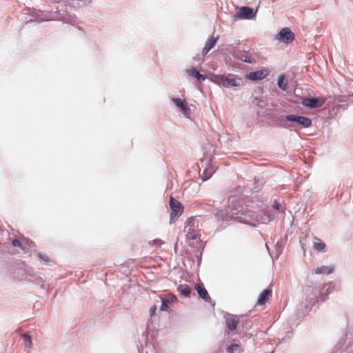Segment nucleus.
Masks as SVG:
<instances>
[{
	"mask_svg": "<svg viewBox=\"0 0 353 353\" xmlns=\"http://www.w3.org/2000/svg\"><path fill=\"white\" fill-rule=\"evenodd\" d=\"M214 83L219 86L225 88L239 87L241 84V79L236 78L234 74L214 75L212 77Z\"/></svg>",
	"mask_w": 353,
	"mask_h": 353,
	"instance_id": "obj_1",
	"label": "nucleus"
},
{
	"mask_svg": "<svg viewBox=\"0 0 353 353\" xmlns=\"http://www.w3.org/2000/svg\"><path fill=\"white\" fill-rule=\"evenodd\" d=\"M185 231L186 237L189 240L196 239L199 236L198 224L194 218L190 217L187 219Z\"/></svg>",
	"mask_w": 353,
	"mask_h": 353,
	"instance_id": "obj_2",
	"label": "nucleus"
},
{
	"mask_svg": "<svg viewBox=\"0 0 353 353\" xmlns=\"http://www.w3.org/2000/svg\"><path fill=\"white\" fill-rule=\"evenodd\" d=\"M170 206L172 210L170 213V221H173L175 219L181 216L183 212V207L179 201L170 196Z\"/></svg>",
	"mask_w": 353,
	"mask_h": 353,
	"instance_id": "obj_3",
	"label": "nucleus"
},
{
	"mask_svg": "<svg viewBox=\"0 0 353 353\" xmlns=\"http://www.w3.org/2000/svg\"><path fill=\"white\" fill-rule=\"evenodd\" d=\"M325 102V99L323 97L319 98H305L301 103L303 106L315 108L321 107Z\"/></svg>",
	"mask_w": 353,
	"mask_h": 353,
	"instance_id": "obj_4",
	"label": "nucleus"
},
{
	"mask_svg": "<svg viewBox=\"0 0 353 353\" xmlns=\"http://www.w3.org/2000/svg\"><path fill=\"white\" fill-rule=\"evenodd\" d=\"M285 119L288 121L296 122L303 128H308L312 125V121L307 117L294 114L287 115Z\"/></svg>",
	"mask_w": 353,
	"mask_h": 353,
	"instance_id": "obj_5",
	"label": "nucleus"
},
{
	"mask_svg": "<svg viewBox=\"0 0 353 353\" xmlns=\"http://www.w3.org/2000/svg\"><path fill=\"white\" fill-rule=\"evenodd\" d=\"M277 39L285 43L292 42L294 39V33L288 28H283L277 35Z\"/></svg>",
	"mask_w": 353,
	"mask_h": 353,
	"instance_id": "obj_6",
	"label": "nucleus"
},
{
	"mask_svg": "<svg viewBox=\"0 0 353 353\" xmlns=\"http://www.w3.org/2000/svg\"><path fill=\"white\" fill-rule=\"evenodd\" d=\"M172 101L174 104L181 109L185 117H188L190 115V108L188 106L185 100H182L180 98H174Z\"/></svg>",
	"mask_w": 353,
	"mask_h": 353,
	"instance_id": "obj_7",
	"label": "nucleus"
},
{
	"mask_svg": "<svg viewBox=\"0 0 353 353\" xmlns=\"http://www.w3.org/2000/svg\"><path fill=\"white\" fill-rule=\"evenodd\" d=\"M269 74V70L268 69H263L256 72H251L248 75V79L256 81L261 80L265 78Z\"/></svg>",
	"mask_w": 353,
	"mask_h": 353,
	"instance_id": "obj_8",
	"label": "nucleus"
},
{
	"mask_svg": "<svg viewBox=\"0 0 353 353\" xmlns=\"http://www.w3.org/2000/svg\"><path fill=\"white\" fill-rule=\"evenodd\" d=\"M236 17L239 19H251L253 17V10L249 7H242L236 12Z\"/></svg>",
	"mask_w": 353,
	"mask_h": 353,
	"instance_id": "obj_9",
	"label": "nucleus"
},
{
	"mask_svg": "<svg viewBox=\"0 0 353 353\" xmlns=\"http://www.w3.org/2000/svg\"><path fill=\"white\" fill-rule=\"evenodd\" d=\"M333 290H334V285L332 283H329L324 285L323 287L322 288V290H321V294L319 296V299L323 302L325 301L327 299V295L330 293L332 292Z\"/></svg>",
	"mask_w": 353,
	"mask_h": 353,
	"instance_id": "obj_10",
	"label": "nucleus"
},
{
	"mask_svg": "<svg viewBox=\"0 0 353 353\" xmlns=\"http://www.w3.org/2000/svg\"><path fill=\"white\" fill-rule=\"evenodd\" d=\"M272 296V290L271 289H265L259 295L257 305H264Z\"/></svg>",
	"mask_w": 353,
	"mask_h": 353,
	"instance_id": "obj_11",
	"label": "nucleus"
},
{
	"mask_svg": "<svg viewBox=\"0 0 353 353\" xmlns=\"http://www.w3.org/2000/svg\"><path fill=\"white\" fill-rule=\"evenodd\" d=\"M225 322L228 328L232 331L236 328L239 323V319L236 316L228 315L225 319Z\"/></svg>",
	"mask_w": 353,
	"mask_h": 353,
	"instance_id": "obj_12",
	"label": "nucleus"
},
{
	"mask_svg": "<svg viewBox=\"0 0 353 353\" xmlns=\"http://www.w3.org/2000/svg\"><path fill=\"white\" fill-rule=\"evenodd\" d=\"M245 212V217L244 218V219L243 221V222L248 223L251 224L252 220L256 221L257 222L259 221L258 215L255 212L250 211L249 210H247Z\"/></svg>",
	"mask_w": 353,
	"mask_h": 353,
	"instance_id": "obj_13",
	"label": "nucleus"
},
{
	"mask_svg": "<svg viewBox=\"0 0 353 353\" xmlns=\"http://www.w3.org/2000/svg\"><path fill=\"white\" fill-rule=\"evenodd\" d=\"M196 290L198 292L199 296L206 301L210 300V296L208 294V291L203 287V285H198L196 287Z\"/></svg>",
	"mask_w": 353,
	"mask_h": 353,
	"instance_id": "obj_14",
	"label": "nucleus"
},
{
	"mask_svg": "<svg viewBox=\"0 0 353 353\" xmlns=\"http://www.w3.org/2000/svg\"><path fill=\"white\" fill-rule=\"evenodd\" d=\"M217 39L214 37L209 38L203 49V55H205L216 43Z\"/></svg>",
	"mask_w": 353,
	"mask_h": 353,
	"instance_id": "obj_15",
	"label": "nucleus"
},
{
	"mask_svg": "<svg viewBox=\"0 0 353 353\" xmlns=\"http://www.w3.org/2000/svg\"><path fill=\"white\" fill-rule=\"evenodd\" d=\"M186 72L190 76L195 77L199 81H204L205 79V76L200 74L199 72L194 68L187 70Z\"/></svg>",
	"mask_w": 353,
	"mask_h": 353,
	"instance_id": "obj_16",
	"label": "nucleus"
},
{
	"mask_svg": "<svg viewBox=\"0 0 353 353\" xmlns=\"http://www.w3.org/2000/svg\"><path fill=\"white\" fill-rule=\"evenodd\" d=\"M334 271V268L332 267H327V266H321L314 270V273L316 274H331Z\"/></svg>",
	"mask_w": 353,
	"mask_h": 353,
	"instance_id": "obj_17",
	"label": "nucleus"
},
{
	"mask_svg": "<svg viewBox=\"0 0 353 353\" xmlns=\"http://www.w3.org/2000/svg\"><path fill=\"white\" fill-rule=\"evenodd\" d=\"M214 172V169L213 167L212 166H209L208 168H206L202 175H201V178L203 181H206L207 179H208L209 178L211 177V176L212 175V174Z\"/></svg>",
	"mask_w": 353,
	"mask_h": 353,
	"instance_id": "obj_18",
	"label": "nucleus"
},
{
	"mask_svg": "<svg viewBox=\"0 0 353 353\" xmlns=\"http://www.w3.org/2000/svg\"><path fill=\"white\" fill-rule=\"evenodd\" d=\"M178 290L180 292L181 295L189 297L191 294V289L188 285H180L178 288Z\"/></svg>",
	"mask_w": 353,
	"mask_h": 353,
	"instance_id": "obj_19",
	"label": "nucleus"
},
{
	"mask_svg": "<svg viewBox=\"0 0 353 353\" xmlns=\"http://www.w3.org/2000/svg\"><path fill=\"white\" fill-rule=\"evenodd\" d=\"M23 341H25V347L30 349L32 346L31 337L28 334L24 333L21 335Z\"/></svg>",
	"mask_w": 353,
	"mask_h": 353,
	"instance_id": "obj_20",
	"label": "nucleus"
},
{
	"mask_svg": "<svg viewBox=\"0 0 353 353\" xmlns=\"http://www.w3.org/2000/svg\"><path fill=\"white\" fill-rule=\"evenodd\" d=\"M278 86L283 90H285L287 89V81H285V78L283 74L281 75L279 78Z\"/></svg>",
	"mask_w": 353,
	"mask_h": 353,
	"instance_id": "obj_21",
	"label": "nucleus"
},
{
	"mask_svg": "<svg viewBox=\"0 0 353 353\" xmlns=\"http://www.w3.org/2000/svg\"><path fill=\"white\" fill-rule=\"evenodd\" d=\"M318 242H315L314 243V248L318 251L323 250L325 248V244L323 242L321 241L319 239H318Z\"/></svg>",
	"mask_w": 353,
	"mask_h": 353,
	"instance_id": "obj_22",
	"label": "nucleus"
},
{
	"mask_svg": "<svg viewBox=\"0 0 353 353\" xmlns=\"http://www.w3.org/2000/svg\"><path fill=\"white\" fill-rule=\"evenodd\" d=\"M12 244L13 246L14 247H19L21 248L22 250H24L25 248L23 247V243L18 240V239H14L12 241Z\"/></svg>",
	"mask_w": 353,
	"mask_h": 353,
	"instance_id": "obj_23",
	"label": "nucleus"
},
{
	"mask_svg": "<svg viewBox=\"0 0 353 353\" xmlns=\"http://www.w3.org/2000/svg\"><path fill=\"white\" fill-rule=\"evenodd\" d=\"M161 299L162 300L161 310H162V311L168 310V301L165 299H163V298H161Z\"/></svg>",
	"mask_w": 353,
	"mask_h": 353,
	"instance_id": "obj_24",
	"label": "nucleus"
},
{
	"mask_svg": "<svg viewBox=\"0 0 353 353\" xmlns=\"http://www.w3.org/2000/svg\"><path fill=\"white\" fill-rule=\"evenodd\" d=\"M239 348V345L237 344H233L228 347V352L233 353L234 351L236 350Z\"/></svg>",
	"mask_w": 353,
	"mask_h": 353,
	"instance_id": "obj_25",
	"label": "nucleus"
},
{
	"mask_svg": "<svg viewBox=\"0 0 353 353\" xmlns=\"http://www.w3.org/2000/svg\"><path fill=\"white\" fill-rule=\"evenodd\" d=\"M164 242L161 240V239H154L152 241H150L149 242V244L150 245H161L162 244H163Z\"/></svg>",
	"mask_w": 353,
	"mask_h": 353,
	"instance_id": "obj_26",
	"label": "nucleus"
},
{
	"mask_svg": "<svg viewBox=\"0 0 353 353\" xmlns=\"http://www.w3.org/2000/svg\"><path fill=\"white\" fill-rule=\"evenodd\" d=\"M38 256L41 260L46 262H49L50 261V258L46 254L39 253Z\"/></svg>",
	"mask_w": 353,
	"mask_h": 353,
	"instance_id": "obj_27",
	"label": "nucleus"
},
{
	"mask_svg": "<svg viewBox=\"0 0 353 353\" xmlns=\"http://www.w3.org/2000/svg\"><path fill=\"white\" fill-rule=\"evenodd\" d=\"M157 305H153L150 310V314L151 316H153L156 314V312H157Z\"/></svg>",
	"mask_w": 353,
	"mask_h": 353,
	"instance_id": "obj_28",
	"label": "nucleus"
},
{
	"mask_svg": "<svg viewBox=\"0 0 353 353\" xmlns=\"http://www.w3.org/2000/svg\"><path fill=\"white\" fill-rule=\"evenodd\" d=\"M241 59L242 61H243L244 62H246V63H251L252 62L251 58L250 57L246 56V55H245L243 57H241Z\"/></svg>",
	"mask_w": 353,
	"mask_h": 353,
	"instance_id": "obj_29",
	"label": "nucleus"
},
{
	"mask_svg": "<svg viewBox=\"0 0 353 353\" xmlns=\"http://www.w3.org/2000/svg\"><path fill=\"white\" fill-rule=\"evenodd\" d=\"M273 208L275 209V210H279L280 209V207H281V205L275 201L272 205Z\"/></svg>",
	"mask_w": 353,
	"mask_h": 353,
	"instance_id": "obj_30",
	"label": "nucleus"
}]
</instances>
